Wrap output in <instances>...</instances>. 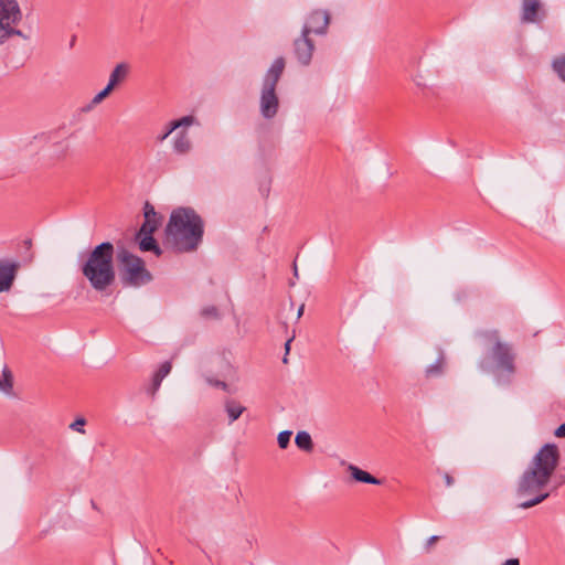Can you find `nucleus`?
Listing matches in <instances>:
<instances>
[{"instance_id":"obj_1","label":"nucleus","mask_w":565,"mask_h":565,"mask_svg":"<svg viewBox=\"0 0 565 565\" xmlns=\"http://www.w3.org/2000/svg\"><path fill=\"white\" fill-rule=\"evenodd\" d=\"M559 458V450L555 444H545L540 448L519 479L518 495L529 497L519 504V508L530 509L548 498L550 493L543 489L556 470Z\"/></svg>"},{"instance_id":"obj_2","label":"nucleus","mask_w":565,"mask_h":565,"mask_svg":"<svg viewBox=\"0 0 565 565\" xmlns=\"http://www.w3.org/2000/svg\"><path fill=\"white\" fill-rule=\"evenodd\" d=\"M166 232L169 242L178 252L189 253L201 244L204 223L192 207H178L172 211Z\"/></svg>"},{"instance_id":"obj_3","label":"nucleus","mask_w":565,"mask_h":565,"mask_svg":"<svg viewBox=\"0 0 565 565\" xmlns=\"http://www.w3.org/2000/svg\"><path fill=\"white\" fill-rule=\"evenodd\" d=\"M115 248L110 242L95 246L82 265V274L98 292L107 290L116 280Z\"/></svg>"},{"instance_id":"obj_4","label":"nucleus","mask_w":565,"mask_h":565,"mask_svg":"<svg viewBox=\"0 0 565 565\" xmlns=\"http://www.w3.org/2000/svg\"><path fill=\"white\" fill-rule=\"evenodd\" d=\"M285 64L284 57L275 58L263 79L259 111L265 119H273L278 113L279 98L276 93V86L282 75Z\"/></svg>"},{"instance_id":"obj_5","label":"nucleus","mask_w":565,"mask_h":565,"mask_svg":"<svg viewBox=\"0 0 565 565\" xmlns=\"http://www.w3.org/2000/svg\"><path fill=\"white\" fill-rule=\"evenodd\" d=\"M22 19L23 12L18 0H0V46L14 36L29 40L18 28Z\"/></svg>"},{"instance_id":"obj_6","label":"nucleus","mask_w":565,"mask_h":565,"mask_svg":"<svg viewBox=\"0 0 565 565\" xmlns=\"http://www.w3.org/2000/svg\"><path fill=\"white\" fill-rule=\"evenodd\" d=\"M121 264L120 279L125 286L140 287L152 280L150 271L145 267L143 260L127 249L117 255Z\"/></svg>"},{"instance_id":"obj_7","label":"nucleus","mask_w":565,"mask_h":565,"mask_svg":"<svg viewBox=\"0 0 565 565\" xmlns=\"http://www.w3.org/2000/svg\"><path fill=\"white\" fill-rule=\"evenodd\" d=\"M479 337L493 344L489 352V358L494 362L499 371L507 373L511 376L514 373V359L515 355L512 347L500 340L498 330H484L479 332Z\"/></svg>"},{"instance_id":"obj_8","label":"nucleus","mask_w":565,"mask_h":565,"mask_svg":"<svg viewBox=\"0 0 565 565\" xmlns=\"http://www.w3.org/2000/svg\"><path fill=\"white\" fill-rule=\"evenodd\" d=\"M329 23H330V14L328 11L313 10L307 17L301 32L307 35H310L311 33H315L317 35H324L327 33Z\"/></svg>"},{"instance_id":"obj_9","label":"nucleus","mask_w":565,"mask_h":565,"mask_svg":"<svg viewBox=\"0 0 565 565\" xmlns=\"http://www.w3.org/2000/svg\"><path fill=\"white\" fill-rule=\"evenodd\" d=\"M313 51V41L309 38V35L301 32L300 36L294 41L295 57L301 65L307 66L311 62Z\"/></svg>"},{"instance_id":"obj_10","label":"nucleus","mask_w":565,"mask_h":565,"mask_svg":"<svg viewBox=\"0 0 565 565\" xmlns=\"http://www.w3.org/2000/svg\"><path fill=\"white\" fill-rule=\"evenodd\" d=\"M153 232L152 230H146L145 232H141V230L138 231L136 234V239L139 243V248L142 252H153L157 256L161 255L162 250L157 244L156 239L153 238Z\"/></svg>"},{"instance_id":"obj_11","label":"nucleus","mask_w":565,"mask_h":565,"mask_svg":"<svg viewBox=\"0 0 565 565\" xmlns=\"http://www.w3.org/2000/svg\"><path fill=\"white\" fill-rule=\"evenodd\" d=\"M18 265L0 262V292L10 290L15 278Z\"/></svg>"},{"instance_id":"obj_12","label":"nucleus","mask_w":565,"mask_h":565,"mask_svg":"<svg viewBox=\"0 0 565 565\" xmlns=\"http://www.w3.org/2000/svg\"><path fill=\"white\" fill-rule=\"evenodd\" d=\"M130 73V65L128 63L121 62L118 63L113 71L110 72L109 79L107 85L110 88H115L120 85L128 77Z\"/></svg>"},{"instance_id":"obj_13","label":"nucleus","mask_w":565,"mask_h":565,"mask_svg":"<svg viewBox=\"0 0 565 565\" xmlns=\"http://www.w3.org/2000/svg\"><path fill=\"white\" fill-rule=\"evenodd\" d=\"M541 8L540 0L522 1V21L525 23H535L539 21L537 13Z\"/></svg>"},{"instance_id":"obj_14","label":"nucleus","mask_w":565,"mask_h":565,"mask_svg":"<svg viewBox=\"0 0 565 565\" xmlns=\"http://www.w3.org/2000/svg\"><path fill=\"white\" fill-rule=\"evenodd\" d=\"M172 148L177 154L181 156H184L191 151L192 142L185 130H181L175 134Z\"/></svg>"},{"instance_id":"obj_15","label":"nucleus","mask_w":565,"mask_h":565,"mask_svg":"<svg viewBox=\"0 0 565 565\" xmlns=\"http://www.w3.org/2000/svg\"><path fill=\"white\" fill-rule=\"evenodd\" d=\"M143 216H145V222L140 227L141 232H145L146 230H149V228L152 231H156L160 224V217L158 216L153 205L150 204L149 202L145 203Z\"/></svg>"},{"instance_id":"obj_16","label":"nucleus","mask_w":565,"mask_h":565,"mask_svg":"<svg viewBox=\"0 0 565 565\" xmlns=\"http://www.w3.org/2000/svg\"><path fill=\"white\" fill-rule=\"evenodd\" d=\"M348 470H349L351 477L358 482L376 484V486L382 484V480L375 478L367 471H364L354 465H349Z\"/></svg>"},{"instance_id":"obj_17","label":"nucleus","mask_w":565,"mask_h":565,"mask_svg":"<svg viewBox=\"0 0 565 565\" xmlns=\"http://www.w3.org/2000/svg\"><path fill=\"white\" fill-rule=\"evenodd\" d=\"M172 365L171 362L166 361L163 362L159 370L154 373L152 377V384H151V394L153 395L160 387L163 379L171 372Z\"/></svg>"},{"instance_id":"obj_18","label":"nucleus","mask_w":565,"mask_h":565,"mask_svg":"<svg viewBox=\"0 0 565 565\" xmlns=\"http://www.w3.org/2000/svg\"><path fill=\"white\" fill-rule=\"evenodd\" d=\"M225 412L228 416V423L232 424L236 419L239 418V416L245 412V407L242 406L235 399H227L225 402Z\"/></svg>"},{"instance_id":"obj_19","label":"nucleus","mask_w":565,"mask_h":565,"mask_svg":"<svg viewBox=\"0 0 565 565\" xmlns=\"http://www.w3.org/2000/svg\"><path fill=\"white\" fill-rule=\"evenodd\" d=\"M0 391L8 396L13 395V375L8 366L2 370V379H0Z\"/></svg>"},{"instance_id":"obj_20","label":"nucleus","mask_w":565,"mask_h":565,"mask_svg":"<svg viewBox=\"0 0 565 565\" xmlns=\"http://www.w3.org/2000/svg\"><path fill=\"white\" fill-rule=\"evenodd\" d=\"M297 447L303 451L310 452L313 449V443L309 433L298 431L295 438Z\"/></svg>"},{"instance_id":"obj_21","label":"nucleus","mask_w":565,"mask_h":565,"mask_svg":"<svg viewBox=\"0 0 565 565\" xmlns=\"http://www.w3.org/2000/svg\"><path fill=\"white\" fill-rule=\"evenodd\" d=\"M445 366V358L444 354L440 353L438 359L430 365H428L425 370L426 377H436L440 376L444 372Z\"/></svg>"},{"instance_id":"obj_22","label":"nucleus","mask_w":565,"mask_h":565,"mask_svg":"<svg viewBox=\"0 0 565 565\" xmlns=\"http://www.w3.org/2000/svg\"><path fill=\"white\" fill-rule=\"evenodd\" d=\"M552 66L558 77L565 82V55L555 58Z\"/></svg>"},{"instance_id":"obj_23","label":"nucleus","mask_w":565,"mask_h":565,"mask_svg":"<svg viewBox=\"0 0 565 565\" xmlns=\"http://www.w3.org/2000/svg\"><path fill=\"white\" fill-rule=\"evenodd\" d=\"M194 122H195V118L193 116L189 115V116H184V117H182L180 119L172 120L171 121V128L178 130L180 128L190 127Z\"/></svg>"},{"instance_id":"obj_24","label":"nucleus","mask_w":565,"mask_h":565,"mask_svg":"<svg viewBox=\"0 0 565 565\" xmlns=\"http://www.w3.org/2000/svg\"><path fill=\"white\" fill-rule=\"evenodd\" d=\"M291 435V430H282L278 434L277 443L281 449H286L289 446Z\"/></svg>"},{"instance_id":"obj_25","label":"nucleus","mask_w":565,"mask_h":565,"mask_svg":"<svg viewBox=\"0 0 565 565\" xmlns=\"http://www.w3.org/2000/svg\"><path fill=\"white\" fill-rule=\"evenodd\" d=\"M113 88H110L108 85L105 86L104 89H102L98 94H96L92 99V105L96 106L100 104L110 93Z\"/></svg>"},{"instance_id":"obj_26","label":"nucleus","mask_w":565,"mask_h":565,"mask_svg":"<svg viewBox=\"0 0 565 565\" xmlns=\"http://www.w3.org/2000/svg\"><path fill=\"white\" fill-rule=\"evenodd\" d=\"M205 380L211 386L218 387L223 391H228V385L224 381L213 380L211 377H205Z\"/></svg>"},{"instance_id":"obj_27","label":"nucleus","mask_w":565,"mask_h":565,"mask_svg":"<svg viewBox=\"0 0 565 565\" xmlns=\"http://www.w3.org/2000/svg\"><path fill=\"white\" fill-rule=\"evenodd\" d=\"M85 419L84 418H77L75 422H73L71 425H70V428L75 430V431H78V433H82L84 434V425H85Z\"/></svg>"},{"instance_id":"obj_28","label":"nucleus","mask_w":565,"mask_h":565,"mask_svg":"<svg viewBox=\"0 0 565 565\" xmlns=\"http://www.w3.org/2000/svg\"><path fill=\"white\" fill-rule=\"evenodd\" d=\"M202 315H203L204 317L217 318V317H218L217 308H216V307H214V306L205 307V308L202 310Z\"/></svg>"},{"instance_id":"obj_29","label":"nucleus","mask_w":565,"mask_h":565,"mask_svg":"<svg viewBox=\"0 0 565 565\" xmlns=\"http://www.w3.org/2000/svg\"><path fill=\"white\" fill-rule=\"evenodd\" d=\"M175 130H177V129H172V128H171V121H170V122L167 125L164 132H163L161 136H159V137H158V140H159V141H163V140H166V139H167V138H168V137H169L173 131H175Z\"/></svg>"},{"instance_id":"obj_30","label":"nucleus","mask_w":565,"mask_h":565,"mask_svg":"<svg viewBox=\"0 0 565 565\" xmlns=\"http://www.w3.org/2000/svg\"><path fill=\"white\" fill-rule=\"evenodd\" d=\"M554 435L558 438H565V423L559 425L555 431Z\"/></svg>"},{"instance_id":"obj_31","label":"nucleus","mask_w":565,"mask_h":565,"mask_svg":"<svg viewBox=\"0 0 565 565\" xmlns=\"http://www.w3.org/2000/svg\"><path fill=\"white\" fill-rule=\"evenodd\" d=\"M443 477L447 487H451L455 483V479L448 472H445Z\"/></svg>"},{"instance_id":"obj_32","label":"nucleus","mask_w":565,"mask_h":565,"mask_svg":"<svg viewBox=\"0 0 565 565\" xmlns=\"http://www.w3.org/2000/svg\"><path fill=\"white\" fill-rule=\"evenodd\" d=\"M292 339H289L286 341L285 343V349H286V354H285V358H284V363H287V354L289 353V350H290V343H291Z\"/></svg>"},{"instance_id":"obj_33","label":"nucleus","mask_w":565,"mask_h":565,"mask_svg":"<svg viewBox=\"0 0 565 565\" xmlns=\"http://www.w3.org/2000/svg\"><path fill=\"white\" fill-rule=\"evenodd\" d=\"M502 565H520V561L518 558H509Z\"/></svg>"},{"instance_id":"obj_34","label":"nucleus","mask_w":565,"mask_h":565,"mask_svg":"<svg viewBox=\"0 0 565 565\" xmlns=\"http://www.w3.org/2000/svg\"><path fill=\"white\" fill-rule=\"evenodd\" d=\"M438 539H439V537H438L437 535H433V536H430V537L428 539V542H427L428 546H430V545H433L435 542H437V541H438Z\"/></svg>"},{"instance_id":"obj_35","label":"nucleus","mask_w":565,"mask_h":565,"mask_svg":"<svg viewBox=\"0 0 565 565\" xmlns=\"http://www.w3.org/2000/svg\"><path fill=\"white\" fill-rule=\"evenodd\" d=\"M479 367H480L481 370H484V371H486V370H488V365H487L486 360L480 361V363H479Z\"/></svg>"},{"instance_id":"obj_36","label":"nucleus","mask_w":565,"mask_h":565,"mask_svg":"<svg viewBox=\"0 0 565 565\" xmlns=\"http://www.w3.org/2000/svg\"><path fill=\"white\" fill-rule=\"evenodd\" d=\"M303 309H305V306H303V305H301V306L299 307V309H298V313H297V318H298V319L302 316V313H303Z\"/></svg>"},{"instance_id":"obj_37","label":"nucleus","mask_w":565,"mask_h":565,"mask_svg":"<svg viewBox=\"0 0 565 565\" xmlns=\"http://www.w3.org/2000/svg\"><path fill=\"white\" fill-rule=\"evenodd\" d=\"M294 274H295V276H298V269H297L296 264H294Z\"/></svg>"}]
</instances>
